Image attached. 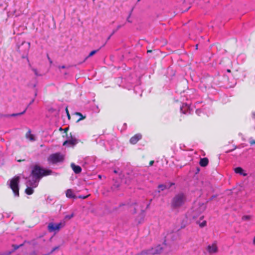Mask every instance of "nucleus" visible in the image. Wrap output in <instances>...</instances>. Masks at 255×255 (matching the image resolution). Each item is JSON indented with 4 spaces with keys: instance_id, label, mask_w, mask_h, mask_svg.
Listing matches in <instances>:
<instances>
[{
    "instance_id": "38",
    "label": "nucleus",
    "mask_w": 255,
    "mask_h": 255,
    "mask_svg": "<svg viewBox=\"0 0 255 255\" xmlns=\"http://www.w3.org/2000/svg\"><path fill=\"white\" fill-rule=\"evenodd\" d=\"M59 68L64 69V68H65V66H62L61 67H59Z\"/></svg>"
},
{
    "instance_id": "41",
    "label": "nucleus",
    "mask_w": 255,
    "mask_h": 255,
    "mask_svg": "<svg viewBox=\"0 0 255 255\" xmlns=\"http://www.w3.org/2000/svg\"><path fill=\"white\" fill-rule=\"evenodd\" d=\"M152 52V50H147V53H150Z\"/></svg>"
},
{
    "instance_id": "35",
    "label": "nucleus",
    "mask_w": 255,
    "mask_h": 255,
    "mask_svg": "<svg viewBox=\"0 0 255 255\" xmlns=\"http://www.w3.org/2000/svg\"><path fill=\"white\" fill-rule=\"evenodd\" d=\"M33 71L34 72L35 74L37 75V70L36 69H33Z\"/></svg>"
},
{
    "instance_id": "42",
    "label": "nucleus",
    "mask_w": 255,
    "mask_h": 255,
    "mask_svg": "<svg viewBox=\"0 0 255 255\" xmlns=\"http://www.w3.org/2000/svg\"><path fill=\"white\" fill-rule=\"evenodd\" d=\"M227 71L229 73L231 72V70L230 69H227Z\"/></svg>"
},
{
    "instance_id": "19",
    "label": "nucleus",
    "mask_w": 255,
    "mask_h": 255,
    "mask_svg": "<svg viewBox=\"0 0 255 255\" xmlns=\"http://www.w3.org/2000/svg\"><path fill=\"white\" fill-rule=\"evenodd\" d=\"M75 115H76L79 116V117H80V118L79 119H78V120H77V122H79L80 121L82 120H83V119H85V118H86V116H83L82 115V114H81V113H80L76 112V113H75Z\"/></svg>"
},
{
    "instance_id": "9",
    "label": "nucleus",
    "mask_w": 255,
    "mask_h": 255,
    "mask_svg": "<svg viewBox=\"0 0 255 255\" xmlns=\"http://www.w3.org/2000/svg\"><path fill=\"white\" fill-rule=\"evenodd\" d=\"M159 252L156 250L152 248L148 250L143 251L137 255H150L157 254Z\"/></svg>"
},
{
    "instance_id": "21",
    "label": "nucleus",
    "mask_w": 255,
    "mask_h": 255,
    "mask_svg": "<svg viewBox=\"0 0 255 255\" xmlns=\"http://www.w3.org/2000/svg\"><path fill=\"white\" fill-rule=\"evenodd\" d=\"M28 106H27V107L25 108V109L21 113H17V114H13L12 115H10L11 117H14V116H20V115H23V114H24L28 108Z\"/></svg>"
},
{
    "instance_id": "10",
    "label": "nucleus",
    "mask_w": 255,
    "mask_h": 255,
    "mask_svg": "<svg viewBox=\"0 0 255 255\" xmlns=\"http://www.w3.org/2000/svg\"><path fill=\"white\" fill-rule=\"evenodd\" d=\"M207 251L211 254L217 253L218 251L217 245L214 243L212 245L208 246L207 247Z\"/></svg>"
},
{
    "instance_id": "34",
    "label": "nucleus",
    "mask_w": 255,
    "mask_h": 255,
    "mask_svg": "<svg viewBox=\"0 0 255 255\" xmlns=\"http://www.w3.org/2000/svg\"><path fill=\"white\" fill-rule=\"evenodd\" d=\"M130 15H131V14H129V15H128V17L127 18V21L128 22H131V21L129 20V17L130 16Z\"/></svg>"
},
{
    "instance_id": "3",
    "label": "nucleus",
    "mask_w": 255,
    "mask_h": 255,
    "mask_svg": "<svg viewBox=\"0 0 255 255\" xmlns=\"http://www.w3.org/2000/svg\"><path fill=\"white\" fill-rule=\"evenodd\" d=\"M64 160V156L60 152L52 154L47 158L48 162L52 164L62 162Z\"/></svg>"
},
{
    "instance_id": "48",
    "label": "nucleus",
    "mask_w": 255,
    "mask_h": 255,
    "mask_svg": "<svg viewBox=\"0 0 255 255\" xmlns=\"http://www.w3.org/2000/svg\"><path fill=\"white\" fill-rule=\"evenodd\" d=\"M140 0H137V2H139Z\"/></svg>"
},
{
    "instance_id": "29",
    "label": "nucleus",
    "mask_w": 255,
    "mask_h": 255,
    "mask_svg": "<svg viewBox=\"0 0 255 255\" xmlns=\"http://www.w3.org/2000/svg\"><path fill=\"white\" fill-rule=\"evenodd\" d=\"M236 148H237V146H234L233 148L229 149V150L226 151L225 152L227 153H229L230 152H232V151H234L235 149H236Z\"/></svg>"
},
{
    "instance_id": "36",
    "label": "nucleus",
    "mask_w": 255,
    "mask_h": 255,
    "mask_svg": "<svg viewBox=\"0 0 255 255\" xmlns=\"http://www.w3.org/2000/svg\"><path fill=\"white\" fill-rule=\"evenodd\" d=\"M136 213V209H135V208H134V211H133V214H135V213Z\"/></svg>"
},
{
    "instance_id": "22",
    "label": "nucleus",
    "mask_w": 255,
    "mask_h": 255,
    "mask_svg": "<svg viewBox=\"0 0 255 255\" xmlns=\"http://www.w3.org/2000/svg\"><path fill=\"white\" fill-rule=\"evenodd\" d=\"M23 245H24V244H20L19 246H17L16 245H13L12 247H13L14 250H16L18 249L19 247L23 246Z\"/></svg>"
},
{
    "instance_id": "23",
    "label": "nucleus",
    "mask_w": 255,
    "mask_h": 255,
    "mask_svg": "<svg viewBox=\"0 0 255 255\" xmlns=\"http://www.w3.org/2000/svg\"><path fill=\"white\" fill-rule=\"evenodd\" d=\"M73 216H74V214H73V213H72V214H70V215H66V216H65V219H68V220H70V219H71L72 218H73Z\"/></svg>"
},
{
    "instance_id": "39",
    "label": "nucleus",
    "mask_w": 255,
    "mask_h": 255,
    "mask_svg": "<svg viewBox=\"0 0 255 255\" xmlns=\"http://www.w3.org/2000/svg\"><path fill=\"white\" fill-rule=\"evenodd\" d=\"M253 243H254V244L255 245V237L254 238V240H253Z\"/></svg>"
},
{
    "instance_id": "24",
    "label": "nucleus",
    "mask_w": 255,
    "mask_h": 255,
    "mask_svg": "<svg viewBox=\"0 0 255 255\" xmlns=\"http://www.w3.org/2000/svg\"><path fill=\"white\" fill-rule=\"evenodd\" d=\"M59 249V246H57V247H55L54 248H53L52 250L51 251V252H50V254H52L54 251H55L56 250H58Z\"/></svg>"
},
{
    "instance_id": "4",
    "label": "nucleus",
    "mask_w": 255,
    "mask_h": 255,
    "mask_svg": "<svg viewBox=\"0 0 255 255\" xmlns=\"http://www.w3.org/2000/svg\"><path fill=\"white\" fill-rule=\"evenodd\" d=\"M20 180V177L18 176H15L10 180L9 186L12 190L15 196H19V187L18 184Z\"/></svg>"
},
{
    "instance_id": "47",
    "label": "nucleus",
    "mask_w": 255,
    "mask_h": 255,
    "mask_svg": "<svg viewBox=\"0 0 255 255\" xmlns=\"http://www.w3.org/2000/svg\"><path fill=\"white\" fill-rule=\"evenodd\" d=\"M24 160H22V161H24ZM21 161V160H18V162H20Z\"/></svg>"
},
{
    "instance_id": "18",
    "label": "nucleus",
    "mask_w": 255,
    "mask_h": 255,
    "mask_svg": "<svg viewBox=\"0 0 255 255\" xmlns=\"http://www.w3.org/2000/svg\"><path fill=\"white\" fill-rule=\"evenodd\" d=\"M158 188L159 189L158 192H160V191H162L167 188L166 185L164 184H159L158 186Z\"/></svg>"
},
{
    "instance_id": "40",
    "label": "nucleus",
    "mask_w": 255,
    "mask_h": 255,
    "mask_svg": "<svg viewBox=\"0 0 255 255\" xmlns=\"http://www.w3.org/2000/svg\"><path fill=\"white\" fill-rule=\"evenodd\" d=\"M64 130H65V132H66L68 130V128H65Z\"/></svg>"
},
{
    "instance_id": "13",
    "label": "nucleus",
    "mask_w": 255,
    "mask_h": 255,
    "mask_svg": "<svg viewBox=\"0 0 255 255\" xmlns=\"http://www.w3.org/2000/svg\"><path fill=\"white\" fill-rule=\"evenodd\" d=\"M71 167L76 174H79L82 171V168L80 166L76 165L73 163L71 164Z\"/></svg>"
},
{
    "instance_id": "2",
    "label": "nucleus",
    "mask_w": 255,
    "mask_h": 255,
    "mask_svg": "<svg viewBox=\"0 0 255 255\" xmlns=\"http://www.w3.org/2000/svg\"><path fill=\"white\" fill-rule=\"evenodd\" d=\"M186 201L185 194L179 193L175 195L171 202V206L172 209H177L183 206Z\"/></svg>"
},
{
    "instance_id": "32",
    "label": "nucleus",
    "mask_w": 255,
    "mask_h": 255,
    "mask_svg": "<svg viewBox=\"0 0 255 255\" xmlns=\"http://www.w3.org/2000/svg\"><path fill=\"white\" fill-rule=\"evenodd\" d=\"M154 160L150 161V162L149 163V166H152L153 165V164L154 163Z\"/></svg>"
},
{
    "instance_id": "7",
    "label": "nucleus",
    "mask_w": 255,
    "mask_h": 255,
    "mask_svg": "<svg viewBox=\"0 0 255 255\" xmlns=\"http://www.w3.org/2000/svg\"><path fill=\"white\" fill-rule=\"evenodd\" d=\"M213 78L209 77L202 79V83L206 88H210L213 86Z\"/></svg>"
},
{
    "instance_id": "12",
    "label": "nucleus",
    "mask_w": 255,
    "mask_h": 255,
    "mask_svg": "<svg viewBox=\"0 0 255 255\" xmlns=\"http://www.w3.org/2000/svg\"><path fill=\"white\" fill-rule=\"evenodd\" d=\"M37 180L35 179V178H33V179L32 180H29L26 182L27 186L32 187H37V186L38 185V183H37Z\"/></svg>"
},
{
    "instance_id": "6",
    "label": "nucleus",
    "mask_w": 255,
    "mask_h": 255,
    "mask_svg": "<svg viewBox=\"0 0 255 255\" xmlns=\"http://www.w3.org/2000/svg\"><path fill=\"white\" fill-rule=\"evenodd\" d=\"M64 226V224L62 223H59L58 224L50 223L48 224L47 226V229L49 232L58 231Z\"/></svg>"
},
{
    "instance_id": "45",
    "label": "nucleus",
    "mask_w": 255,
    "mask_h": 255,
    "mask_svg": "<svg viewBox=\"0 0 255 255\" xmlns=\"http://www.w3.org/2000/svg\"><path fill=\"white\" fill-rule=\"evenodd\" d=\"M51 254H50V253H49L48 254H45V255H50Z\"/></svg>"
},
{
    "instance_id": "1",
    "label": "nucleus",
    "mask_w": 255,
    "mask_h": 255,
    "mask_svg": "<svg viewBox=\"0 0 255 255\" xmlns=\"http://www.w3.org/2000/svg\"><path fill=\"white\" fill-rule=\"evenodd\" d=\"M51 170L44 169L38 165H35L32 169L30 175L32 176L33 178L39 180L44 176L51 175Z\"/></svg>"
},
{
    "instance_id": "15",
    "label": "nucleus",
    "mask_w": 255,
    "mask_h": 255,
    "mask_svg": "<svg viewBox=\"0 0 255 255\" xmlns=\"http://www.w3.org/2000/svg\"><path fill=\"white\" fill-rule=\"evenodd\" d=\"M209 163V160L207 158L204 157L200 159V165L202 167H206Z\"/></svg>"
},
{
    "instance_id": "31",
    "label": "nucleus",
    "mask_w": 255,
    "mask_h": 255,
    "mask_svg": "<svg viewBox=\"0 0 255 255\" xmlns=\"http://www.w3.org/2000/svg\"><path fill=\"white\" fill-rule=\"evenodd\" d=\"M122 26L121 25H119L117 26V27L116 29L113 31V33H115L116 31H117L118 30H119L120 28H121L122 27Z\"/></svg>"
},
{
    "instance_id": "26",
    "label": "nucleus",
    "mask_w": 255,
    "mask_h": 255,
    "mask_svg": "<svg viewBox=\"0 0 255 255\" xmlns=\"http://www.w3.org/2000/svg\"><path fill=\"white\" fill-rule=\"evenodd\" d=\"M249 142L251 145H254L255 144V140L252 138H250Z\"/></svg>"
},
{
    "instance_id": "27",
    "label": "nucleus",
    "mask_w": 255,
    "mask_h": 255,
    "mask_svg": "<svg viewBox=\"0 0 255 255\" xmlns=\"http://www.w3.org/2000/svg\"><path fill=\"white\" fill-rule=\"evenodd\" d=\"M65 111H66V114H67V117H68V119H70V114H69V112L68 111L67 107L66 108Z\"/></svg>"
},
{
    "instance_id": "44",
    "label": "nucleus",
    "mask_w": 255,
    "mask_h": 255,
    "mask_svg": "<svg viewBox=\"0 0 255 255\" xmlns=\"http://www.w3.org/2000/svg\"><path fill=\"white\" fill-rule=\"evenodd\" d=\"M98 177H99V178H100V179H101V177H102L101 175H99L98 176Z\"/></svg>"
},
{
    "instance_id": "14",
    "label": "nucleus",
    "mask_w": 255,
    "mask_h": 255,
    "mask_svg": "<svg viewBox=\"0 0 255 255\" xmlns=\"http://www.w3.org/2000/svg\"><path fill=\"white\" fill-rule=\"evenodd\" d=\"M234 171L236 173L239 174L243 175L244 176H246L247 175V174L244 172L243 169L240 167L235 168L234 169Z\"/></svg>"
},
{
    "instance_id": "8",
    "label": "nucleus",
    "mask_w": 255,
    "mask_h": 255,
    "mask_svg": "<svg viewBox=\"0 0 255 255\" xmlns=\"http://www.w3.org/2000/svg\"><path fill=\"white\" fill-rule=\"evenodd\" d=\"M142 137L141 134L136 133L130 138L129 142L132 144H135L142 138Z\"/></svg>"
},
{
    "instance_id": "37",
    "label": "nucleus",
    "mask_w": 255,
    "mask_h": 255,
    "mask_svg": "<svg viewBox=\"0 0 255 255\" xmlns=\"http://www.w3.org/2000/svg\"><path fill=\"white\" fill-rule=\"evenodd\" d=\"M174 184L173 183H170V186L168 187V188H170L171 186H172L173 185H174Z\"/></svg>"
},
{
    "instance_id": "20",
    "label": "nucleus",
    "mask_w": 255,
    "mask_h": 255,
    "mask_svg": "<svg viewBox=\"0 0 255 255\" xmlns=\"http://www.w3.org/2000/svg\"><path fill=\"white\" fill-rule=\"evenodd\" d=\"M100 48L97 49V50H94L92 51L89 54V55L86 58V59H88V58L93 56L94 54H95L98 51H99Z\"/></svg>"
},
{
    "instance_id": "5",
    "label": "nucleus",
    "mask_w": 255,
    "mask_h": 255,
    "mask_svg": "<svg viewBox=\"0 0 255 255\" xmlns=\"http://www.w3.org/2000/svg\"><path fill=\"white\" fill-rule=\"evenodd\" d=\"M66 136L67 139L63 143V146L68 144L69 146H73L78 143V140L72 137L71 133H70V136L68 134H66Z\"/></svg>"
},
{
    "instance_id": "11",
    "label": "nucleus",
    "mask_w": 255,
    "mask_h": 255,
    "mask_svg": "<svg viewBox=\"0 0 255 255\" xmlns=\"http://www.w3.org/2000/svg\"><path fill=\"white\" fill-rule=\"evenodd\" d=\"M66 196L68 198L76 199L77 198L74 194V191L71 189H69L66 190Z\"/></svg>"
},
{
    "instance_id": "33",
    "label": "nucleus",
    "mask_w": 255,
    "mask_h": 255,
    "mask_svg": "<svg viewBox=\"0 0 255 255\" xmlns=\"http://www.w3.org/2000/svg\"><path fill=\"white\" fill-rule=\"evenodd\" d=\"M47 58H48V60H49V62H50V63H52V61L51 59L50 58V57H49V56L48 54H47Z\"/></svg>"
},
{
    "instance_id": "30",
    "label": "nucleus",
    "mask_w": 255,
    "mask_h": 255,
    "mask_svg": "<svg viewBox=\"0 0 255 255\" xmlns=\"http://www.w3.org/2000/svg\"><path fill=\"white\" fill-rule=\"evenodd\" d=\"M206 225V222L205 221H204L200 224V226L201 227H203L205 226Z\"/></svg>"
},
{
    "instance_id": "16",
    "label": "nucleus",
    "mask_w": 255,
    "mask_h": 255,
    "mask_svg": "<svg viewBox=\"0 0 255 255\" xmlns=\"http://www.w3.org/2000/svg\"><path fill=\"white\" fill-rule=\"evenodd\" d=\"M25 136L27 138H29L31 141H34L35 138L34 137V135L31 134L30 130H29L28 132L26 133Z\"/></svg>"
},
{
    "instance_id": "43",
    "label": "nucleus",
    "mask_w": 255,
    "mask_h": 255,
    "mask_svg": "<svg viewBox=\"0 0 255 255\" xmlns=\"http://www.w3.org/2000/svg\"><path fill=\"white\" fill-rule=\"evenodd\" d=\"M34 100H32L31 102L30 103L29 105L31 104L33 102Z\"/></svg>"
},
{
    "instance_id": "28",
    "label": "nucleus",
    "mask_w": 255,
    "mask_h": 255,
    "mask_svg": "<svg viewBox=\"0 0 255 255\" xmlns=\"http://www.w3.org/2000/svg\"><path fill=\"white\" fill-rule=\"evenodd\" d=\"M89 196H90V195H87V196H82V195H80L77 198H79V199H86Z\"/></svg>"
},
{
    "instance_id": "46",
    "label": "nucleus",
    "mask_w": 255,
    "mask_h": 255,
    "mask_svg": "<svg viewBox=\"0 0 255 255\" xmlns=\"http://www.w3.org/2000/svg\"><path fill=\"white\" fill-rule=\"evenodd\" d=\"M124 205H125V204H120V207H121L122 206H124Z\"/></svg>"
},
{
    "instance_id": "17",
    "label": "nucleus",
    "mask_w": 255,
    "mask_h": 255,
    "mask_svg": "<svg viewBox=\"0 0 255 255\" xmlns=\"http://www.w3.org/2000/svg\"><path fill=\"white\" fill-rule=\"evenodd\" d=\"M33 188V187L27 186V187L25 190V192L26 194L28 195L32 194L34 192Z\"/></svg>"
},
{
    "instance_id": "25",
    "label": "nucleus",
    "mask_w": 255,
    "mask_h": 255,
    "mask_svg": "<svg viewBox=\"0 0 255 255\" xmlns=\"http://www.w3.org/2000/svg\"><path fill=\"white\" fill-rule=\"evenodd\" d=\"M251 218L250 216H244L243 217H242V220H250Z\"/></svg>"
}]
</instances>
